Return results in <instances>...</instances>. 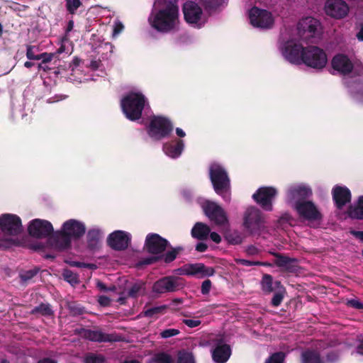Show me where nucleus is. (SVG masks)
<instances>
[{
  "instance_id": "1",
  "label": "nucleus",
  "mask_w": 363,
  "mask_h": 363,
  "mask_svg": "<svg viewBox=\"0 0 363 363\" xmlns=\"http://www.w3.org/2000/svg\"><path fill=\"white\" fill-rule=\"evenodd\" d=\"M279 50L283 57L291 64H304L308 67L320 69L328 63L325 52L317 46H308L305 48L296 38H291L281 42Z\"/></svg>"
},
{
  "instance_id": "2",
  "label": "nucleus",
  "mask_w": 363,
  "mask_h": 363,
  "mask_svg": "<svg viewBox=\"0 0 363 363\" xmlns=\"http://www.w3.org/2000/svg\"><path fill=\"white\" fill-rule=\"evenodd\" d=\"M85 225L83 223L70 219L65 222L60 231L55 232L52 238L51 242L55 248L62 250L67 248L70 243L71 238H79L85 233Z\"/></svg>"
},
{
  "instance_id": "3",
  "label": "nucleus",
  "mask_w": 363,
  "mask_h": 363,
  "mask_svg": "<svg viewBox=\"0 0 363 363\" xmlns=\"http://www.w3.org/2000/svg\"><path fill=\"white\" fill-rule=\"evenodd\" d=\"M149 21L151 26L159 31L169 32L174 30L179 23L178 7L171 3L157 13L153 11Z\"/></svg>"
},
{
  "instance_id": "4",
  "label": "nucleus",
  "mask_w": 363,
  "mask_h": 363,
  "mask_svg": "<svg viewBox=\"0 0 363 363\" xmlns=\"http://www.w3.org/2000/svg\"><path fill=\"white\" fill-rule=\"evenodd\" d=\"M0 229L9 238H4L0 242V247H10L20 244L18 238L22 232L21 218L14 214L5 213L0 216Z\"/></svg>"
},
{
  "instance_id": "5",
  "label": "nucleus",
  "mask_w": 363,
  "mask_h": 363,
  "mask_svg": "<svg viewBox=\"0 0 363 363\" xmlns=\"http://www.w3.org/2000/svg\"><path fill=\"white\" fill-rule=\"evenodd\" d=\"M145 103L146 99L140 92H130L121 99V106L126 118L135 121L140 118Z\"/></svg>"
},
{
  "instance_id": "6",
  "label": "nucleus",
  "mask_w": 363,
  "mask_h": 363,
  "mask_svg": "<svg viewBox=\"0 0 363 363\" xmlns=\"http://www.w3.org/2000/svg\"><path fill=\"white\" fill-rule=\"evenodd\" d=\"M320 23L315 18L311 16L303 18L298 23L297 27V40H302L303 41L309 42L313 41V39L318 38L320 34ZM283 41L284 42L288 39L294 38V36L284 35H283Z\"/></svg>"
},
{
  "instance_id": "7",
  "label": "nucleus",
  "mask_w": 363,
  "mask_h": 363,
  "mask_svg": "<svg viewBox=\"0 0 363 363\" xmlns=\"http://www.w3.org/2000/svg\"><path fill=\"white\" fill-rule=\"evenodd\" d=\"M210 178L215 191L225 200H230V179L225 170L218 164L210 167Z\"/></svg>"
},
{
  "instance_id": "8",
  "label": "nucleus",
  "mask_w": 363,
  "mask_h": 363,
  "mask_svg": "<svg viewBox=\"0 0 363 363\" xmlns=\"http://www.w3.org/2000/svg\"><path fill=\"white\" fill-rule=\"evenodd\" d=\"M183 13L186 22L194 28L202 27L207 21L201 8L198 4L191 1H186L184 4Z\"/></svg>"
},
{
  "instance_id": "9",
  "label": "nucleus",
  "mask_w": 363,
  "mask_h": 363,
  "mask_svg": "<svg viewBox=\"0 0 363 363\" xmlns=\"http://www.w3.org/2000/svg\"><path fill=\"white\" fill-rule=\"evenodd\" d=\"M297 212L299 217L309 223H319L321 219V213L316 206L310 201L296 202L292 206Z\"/></svg>"
},
{
  "instance_id": "10",
  "label": "nucleus",
  "mask_w": 363,
  "mask_h": 363,
  "mask_svg": "<svg viewBox=\"0 0 363 363\" xmlns=\"http://www.w3.org/2000/svg\"><path fill=\"white\" fill-rule=\"evenodd\" d=\"M172 125L167 118L155 116L151 121L148 133L155 140H161L172 132Z\"/></svg>"
},
{
  "instance_id": "11",
  "label": "nucleus",
  "mask_w": 363,
  "mask_h": 363,
  "mask_svg": "<svg viewBox=\"0 0 363 363\" xmlns=\"http://www.w3.org/2000/svg\"><path fill=\"white\" fill-rule=\"evenodd\" d=\"M250 23L257 28H269L274 24V17L267 10L253 7L249 11Z\"/></svg>"
},
{
  "instance_id": "12",
  "label": "nucleus",
  "mask_w": 363,
  "mask_h": 363,
  "mask_svg": "<svg viewBox=\"0 0 363 363\" xmlns=\"http://www.w3.org/2000/svg\"><path fill=\"white\" fill-rule=\"evenodd\" d=\"M264 218L257 208L251 207L247 209L244 217V225L251 233H259L261 228L264 227Z\"/></svg>"
},
{
  "instance_id": "13",
  "label": "nucleus",
  "mask_w": 363,
  "mask_h": 363,
  "mask_svg": "<svg viewBox=\"0 0 363 363\" xmlns=\"http://www.w3.org/2000/svg\"><path fill=\"white\" fill-rule=\"evenodd\" d=\"M210 344L215 348L212 350V358L216 363H225L230 357L231 350L229 345L225 344L220 337H212L210 338Z\"/></svg>"
},
{
  "instance_id": "14",
  "label": "nucleus",
  "mask_w": 363,
  "mask_h": 363,
  "mask_svg": "<svg viewBox=\"0 0 363 363\" xmlns=\"http://www.w3.org/2000/svg\"><path fill=\"white\" fill-rule=\"evenodd\" d=\"M202 208L208 218L217 225L224 226L228 223L225 213L214 202L207 201L202 204Z\"/></svg>"
},
{
  "instance_id": "15",
  "label": "nucleus",
  "mask_w": 363,
  "mask_h": 363,
  "mask_svg": "<svg viewBox=\"0 0 363 363\" xmlns=\"http://www.w3.org/2000/svg\"><path fill=\"white\" fill-rule=\"evenodd\" d=\"M28 230L31 236L43 238L50 235L53 233V228L49 221L37 218L29 223Z\"/></svg>"
},
{
  "instance_id": "16",
  "label": "nucleus",
  "mask_w": 363,
  "mask_h": 363,
  "mask_svg": "<svg viewBox=\"0 0 363 363\" xmlns=\"http://www.w3.org/2000/svg\"><path fill=\"white\" fill-rule=\"evenodd\" d=\"M325 13L334 18H345L349 13V6L343 0H327L325 3Z\"/></svg>"
},
{
  "instance_id": "17",
  "label": "nucleus",
  "mask_w": 363,
  "mask_h": 363,
  "mask_svg": "<svg viewBox=\"0 0 363 363\" xmlns=\"http://www.w3.org/2000/svg\"><path fill=\"white\" fill-rule=\"evenodd\" d=\"M311 194L312 191L308 186L303 184H294L288 189L287 201L293 206L296 202H302Z\"/></svg>"
},
{
  "instance_id": "18",
  "label": "nucleus",
  "mask_w": 363,
  "mask_h": 363,
  "mask_svg": "<svg viewBox=\"0 0 363 363\" xmlns=\"http://www.w3.org/2000/svg\"><path fill=\"white\" fill-rule=\"evenodd\" d=\"M277 191L272 187H261L252 196L255 201L266 211L272 209V201L275 197Z\"/></svg>"
},
{
  "instance_id": "19",
  "label": "nucleus",
  "mask_w": 363,
  "mask_h": 363,
  "mask_svg": "<svg viewBox=\"0 0 363 363\" xmlns=\"http://www.w3.org/2000/svg\"><path fill=\"white\" fill-rule=\"evenodd\" d=\"M177 272L179 275L199 276V277L203 278L212 276L214 274V269L212 267H208L203 264L198 263L184 265L178 269Z\"/></svg>"
},
{
  "instance_id": "20",
  "label": "nucleus",
  "mask_w": 363,
  "mask_h": 363,
  "mask_svg": "<svg viewBox=\"0 0 363 363\" xmlns=\"http://www.w3.org/2000/svg\"><path fill=\"white\" fill-rule=\"evenodd\" d=\"M182 283L180 279L175 277H166L156 281L152 286L155 294H164L177 290Z\"/></svg>"
},
{
  "instance_id": "21",
  "label": "nucleus",
  "mask_w": 363,
  "mask_h": 363,
  "mask_svg": "<svg viewBox=\"0 0 363 363\" xmlns=\"http://www.w3.org/2000/svg\"><path fill=\"white\" fill-rule=\"evenodd\" d=\"M168 242L157 234H149L146 237L145 247L151 254H160L167 248Z\"/></svg>"
},
{
  "instance_id": "22",
  "label": "nucleus",
  "mask_w": 363,
  "mask_h": 363,
  "mask_svg": "<svg viewBox=\"0 0 363 363\" xmlns=\"http://www.w3.org/2000/svg\"><path fill=\"white\" fill-rule=\"evenodd\" d=\"M130 240V235L129 233L121 230H116L110 234L108 238V243L115 250H123L128 246Z\"/></svg>"
},
{
  "instance_id": "23",
  "label": "nucleus",
  "mask_w": 363,
  "mask_h": 363,
  "mask_svg": "<svg viewBox=\"0 0 363 363\" xmlns=\"http://www.w3.org/2000/svg\"><path fill=\"white\" fill-rule=\"evenodd\" d=\"M332 67L334 70L342 74L350 73L354 65L351 60L345 55H337L332 60Z\"/></svg>"
},
{
  "instance_id": "24",
  "label": "nucleus",
  "mask_w": 363,
  "mask_h": 363,
  "mask_svg": "<svg viewBox=\"0 0 363 363\" xmlns=\"http://www.w3.org/2000/svg\"><path fill=\"white\" fill-rule=\"evenodd\" d=\"M333 197L337 208H341L350 202L351 193L345 186H336L333 189Z\"/></svg>"
},
{
  "instance_id": "25",
  "label": "nucleus",
  "mask_w": 363,
  "mask_h": 363,
  "mask_svg": "<svg viewBox=\"0 0 363 363\" xmlns=\"http://www.w3.org/2000/svg\"><path fill=\"white\" fill-rule=\"evenodd\" d=\"M184 147V144L183 140H176L164 143L163 145V151L167 156L174 159L181 155Z\"/></svg>"
},
{
  "instance_id": "26",
  "label": "nucleus",
  "mask_w": 363,
  "mask_h": 363,
  "mask_svg": "<svg viewBox=\"0 0 363 363\" xmlns=\"http://www.w3.org/2000/svg\"><path fill=\"white\" fill-rule=\"evenodd\" d=\"M210 231L208 225L202 223H197L191 230V235L199 240H204L208 238Z\"/></svg>"
},
{
  "instance_id": "27",
  "label": "nucleus",
  "mask_w": 363,
  "mask_h": 363,
  "mask_svg": "<svg viewBox=\"0 0 363 363\" xmlns=\"http://www.w3.org/2000/svg\"><path fill=\"white\" fill-rule=\"evenodd\" d=\"M84 335L86 339L94 342H110L113 340L110 335L98 330H86Z\"/></svg>"
},
{
  "instance_id": "28",
  "label": "nucleus",
  "mask_w": 363,
  "mask_h": 363,
  "mask_svg": "<svg viewBox=\"0 0 363 363\" xmlns=\"http://www.w3.org/2000/svg\"><path fill=\"white\" fill-rule=\"evenodd\" d=\"M349 216L354 219H363V196H360L357 203L348 211Z\"/></svg>"
},
{
  "instance_id": "29",
  "label": "nucleus",
  "mask_w": 363,
  "mask_h": 363,
  "mask_svg": "<svg viewBox=\"0 0 363 363\" xmlns=\"http://www.w3.org/2000/svg\"><path fill=\"white\" fill-rule=\"evenodd\" d=\"M302 363H324L320 354L315 350H306L301 354Z\"/></svg>"
},
{
  "instance_id": "30",
  "label": "nucleus",
  "mask_w": 363,
  "mask_h": 363,
  "mask_svg": "<svg viewBox=\"0 0 363 363\" xmlns=\"http://www.w3.org/2000/svg\"><path fill=\"white\" fill-rule=\"evenodd\" d=\"M84 363H105L106 357L98 353L90 352L86 354L83 360Z\"/></svg>"
},
{
  "instance_id": "31",
  "label": "nucleus",
  "mask_w": 363,
  "mask_h": 363,
  "mask_svg": "<svg viewBox=\"0 0 363 363\" xmlns=\"http://www.w3.org/2000/svg\"><path fill=\"white\" fill-rule=\"evenodd\" d=\"M147 363H172V359L168 354L159 353L153 356Z\"/></svg>"
},
{
  "instance_id": "32",
  "label": "nucleus",
  "mask_w": 363,
  "mask_h": 363,
  "mask_svg": "<svg viewBox=\"0 0 363 363\" xmlns=\"http://www.w3.org/2000/svg\"><path fill=\"white\" fill-rule=\"evenodd\" d=\"M177 363H195V359L191 352L180 351L178 353Z\"/></svg>"
},
{
  "instance_id": "33",
  "label": "nucleus",
  "mask_w": 363,
  "mask_h": 363,
  "mask_svg": "<svg viewBox=\"0 0 363 363\" xmlns=\"http://www.w3.org/2000/svg\"><path fill=\"white\" fill-rule=\"evenodd\" d=\"M262 289L265 293H270L273 291V281L270 275L265 274L263 276L261 282Z\"/></svg>"
},
{
  "instance_id": "34",
  "label": "nucleus",
  "mask_w": 363,
  "mask_h": 363,
  "mask_svg": "<svg viewBox=\"0 0 363 363\" xmlns=\"http://www.w3.org/2000/svg\"><path fill=\"white\" fill-rule=\"evenodd\" d=\"M87 237L90 242L97 241L102 237V232L100 229L94 228L88 232Z\"/></svg>"
},
{
  "instance_id": "35",
  "label": "nucleus",
  "mask_w": 363,
  "mask_h": 363,
  "mask_svg": "<svg viewBox=\"0 0 363 363\" xmlns=\"http://www.w3.org/2000/svg\"><path fill=\"white\" fill-rule=\"evenodd\" d=\"M185 317L186 318L182 320V323L190 328L199 327L201 324L199 318H189L186 315H185Z\"/></svg>"
},
{
  "instance_id": "36",
  "label": "nucleus",
  "mask_w": 363,
  "mask_h": 363,
  "mask_svg": "<svg viewBox=\"0 0 363 363\" xmlns=\"http://www.w3.org/2000/svg\"><path fill=\"white\" fill-rule=\"evenodd\" d=\"M285 355L283 352H277L268 358L265 363H284Z\"/></svg>"
},
{
  "instance_id": "37",
  "label": "nucleus",
  "mask_w": 363,
  "mask_h": 363,
  "mask_svg": "<svg viewBox=\"0 0 363 363\" xmlns=\"http://www.w3.org/2000/svg\"><path fill=\"white\" fill-rule=\"evenodd\" d=\"M63 277L65 279L72 285H74L78 282L77 276L70 270L65 269L63 272Z\"/></svg>"
},
{
  "instance_id": "38",
  "label": "nucleus",
  "mask_w": 363,
  "mask_h": 363,
  "mask_svg": "<svg viewBox=\"0 0 363 363\" xmlns=\"http://www.w3.org/2000/svg\"><path fill=\"white\" fill-rule=\"evenodd\" d=\"M80 5L79 0H66V7L70 13H74Z\"/></svg>"
},
{
  "instance_id": "39",
  "label": "nucleus",
  "mask_w": 363,
  "mask_h": 363,
  "mask_svg": "<svg viewBox=\"0 0 363 363\" xmlns=\"http://www.w3.org/2000/svg\"><path fill=\"white\" fill-rule=\"evenodd\" d=\"M35 311L44 315H50L52 313V310L48 304H41Z\"/></svg>"
},
{
  "instance_id": "40",
  "label": "nucleus",
  "mask_w": 363,
  "mask_h": 363,
  "mask_svg": "<svg viewBox=\"0 0 363 363\" xmlns=\"http://www.w3.org/2000/svg\"><path fill=\"white\" fill-rule=\"evenodd\" d=\"M179 333H180V331L178 329L169 328V329H166V330H164L163 331H162L160 333V336L162 338H169V337H174V336L179 335Z\"/></svg>"
},
{
  "instance_id": "41",
  "label": "nucleus",
  "mask_w": 363,
  "mask_h": 363,
  "mask_svg": "<svg viewBox=\"0 0 363 363\" xmlns=\"http://www.w3.org/2000/svg\"><path fill=\"white\" fill-rule=\"evenodd\" d=\"M227 240L230 243L236 245L242 242V238L238 233L234 232L228 235Z\"/></svg>"
},
{
  "instance_id": "42",
  "label": "nucleus",
  "mask_w": 363,
  "mask_h": 363,
  "mask_svg": "<svg viewBox=\"0 0 363 363\" xmlns=\"http://www.w3.org/2000/svg\"><path fill=\"white\" fill-rule=\"evenodd\" d=\"M36 273H37L36 269L28 270V271L22 272L20 274V277L22 280L27 281V280L33 278L36 274Z\"/></svg>"
},
{
  "instance_id": "43",
  "label": "nucleus",
  "mask_w": 363,
  "mask_h": 363,
  "mask_svg": "<svg viewBox=\"0 0 363 363\" xmlns=\"http://www.w3.org/2000/svg\"><path fill=\"white\" fill-rule=\"evenodd\" d=\"M124 28L123 23L119 21H116L113 24V35L115 37L121 33Z\"/></svg>"
},
{
  "instance_id": "44",
  "label": "nucleus",
  "mask_w": 363,
  "mask_h": 363,
  "mask_svg": "<svg viewBox=\"0 0 363 363\" xmlns=\"http://www.w3.org/2000/svg\"><path fill=\"white\" fill-rule=\"evenodd\" d=\"M54 57V54L52 53H47L44 52L40 55H38V60H42L43 63H47L50 62Z\"/></svg>"
},
{
  "instance_id": "45",
  "label": "nucleus",
  "mask_w": 363,
  "mask_h": 363,
  "mask_svg": "<svg viewBox=\"0 0 363 363\" xmlns=\"http://www.w3.org/2000/svg\"><path fill=\"white\" fill-rule=\"evenodd\" d=\"M206 7L213 8L220 6L222 0H201Z\"/></svg>"
},
{
  "instance_id": "46",
  "label": "nucleus",
  "mask_w": 363,
  "mask_h": 363,
  "mask_svg": "<svg viewBox=\"0 0 363 363\" xmlns=\"http://www.w3.org/2000/svg\"><path fill=\"white\" fill-rule=\"evenodd\" d=\"M35 50L34 47L28 46L27 48L26 57L29 60H38V55H35V50Z\"/></svg>"
},
{
  "instance_id": "47",
  "label": "nucleus",
  "mask_w": 363,
  "mask_h": 363,
  "mask_svg": "<svg viewBox=\"0 0 363 363\" xmlns=\"http://www.w3.org/2000/svg\"><path fill=\"white\" fill-rule=\"evenodd\" d=\"M211 288V282L210 280H205L201 285V293L203 294H207L210 291Z\"/></svg>"
},
{
  "instance_id": "48",
  "label": "nucleus",
  "mask_w": 363,
  "mask_h": 363,
  "mask_svg": "<svg viewBox=\"0 0 363 363\" xmlns=\"http://www.w3.org/2000/svg\"><path fill=\"white\" fill-rule=\"evenodd\" d=\"M283 299V296L281 293H276L272 300V303L274 306L280 305Z\"/></svg>"
},
{
  "instance_id": "49",
  "label": "nucleus",
  "mask_w": 363,
  "mask_h": 363,
  "mask_svg": "<svg viewBox=\"0 0 363 363\" xmlns=\"http://www.w3.org/2000/svg\"><path fill=\"white\" fill-rule=\"evenodd\" d=\"M164 308V306L155 307V308H150V309L146 311L145 313L146 316H152L155 313H157L161 311Z\"/></svg>"
},
{
  "instance_id": "50",
  "label": "nucleus",
  "mask_w": 363,
  "mask_h": 363,
  "mask_svg": "<svg viewBox=\"0 0 363 363\" xmlns=\"http://www.w3.org/2000/svg\"><path fill=\"white\" fill-rule=\"evenodd\" d=\"M291 260L286 257H280L277 260V264L283 267L288 268Z\"/></svg>"
},
{
  "instance_id": "51",
  "label": "nucleus",
  "mask_w": 363,
  "mask_h": 363,
  "mask_svg": "<svg viewBox=\"0 0 363 363\" xmlns=\"http://www.w3.org/2000/svg\"><path fill=\"white\" fill-rule=\"evenodd\" d=\"M235 262L237 263H238V264H241L245 265V266L259 265V264H261V263H259V262H250L249 260L242 259H235Z\"/></svg>"
},
{
  "instance_id": "52",
  "label": "nucleus",
  "mask_w": 363,
  "mask_h": 363,
  "mask_svg": "<svg viewBox=\"0 0 363 363\" xmlns=\"http://www.w3.org/2000/svg\"><path fill=\"white\" fill-rule=\"evenodd\" d=\"M177 251L176 250H174L169 252H168L165 256V262H169L174 260L177 256Z\"/></svg>"
},
{
  "instance_id": "53",
  "label": "nucleus",
  "mask_w": 363,
  "mask_h": 363,
  "mask_svg": "<svg viewBox=\"0 0 363 363\" xmlns=\"http://www.w3.org/2000/svg\"><path fill=\"white\" fill-rule=\"evenodd\" d=\"M348 304L355 308H363V303L356 299H351L348 301Z\"/></svg>"
},
{
  "instance_id": "54",
  "label": "nucleus",
  "mask_w": 363,
  "mask_h": 363,
  "mask_svg": "<svg viewBox=\"0 0 363 363\" xmlns=\"http://www.w3.org/2000/svg\"><path fill=\"white\" fill-rule=\"evenodd\" d=\"M99 303L104 306H108L110 303V298L106 296H101L99 297Z\"/></svg>"
},
{
  "instance_id": "55",
  "label": "nucleus",
  "mask_w": 363,
  "mask_h": 363,
  "mask_svg": "<svg viewBox=\"0 0 363 363\" xmlns=\"http://www.w3.org/2000/svg\"><path fill=\"white\" fill-rule=\"evenodd\" d=\"M211 239L216 243H219L221 241L220 236L215 232L209 233Z\"/></svg>"
},
{
  "instance_id": "56",
  "label": "nucleus",
  "mask_w": 363,
  "mask_h": 363,
  "mask_svg": "<svg viewBox=\"0 0 363 363\" xmlns=\"http://www.w3.org/2000/svg\"><path fill=\"white\" fill-rule=\"evenodd\" d=\"M196 249L199 252H204L207 249V245L204 243H199L196 245Z\"/></svg>"
},
{
  "instance_id": "57",
  "label": "nucleus",
  "mask_w": 363,
  "mask_h": 363,
  "mask_svg": "<svg viewBox=\"0 0 363 363\" xmlns=\"http://www.w3.org/2000/svg\"><path fill=\"white\" fill-rule=\"evenodd\" d=\"M37 363H57L55 359L50 358H43L40 359Z\"/></svg>"
},
{
  "instance_id": "58",
  "label": "nucleus",
  "mask_w": 363,
  "mask_h": 363,
  "mask_svg": "<svg viewBox=\"0 0 363 363\" xmlns=\"http://www.w3.org/2000/svg\"><path fill=\"white\" fill-rule=\"evenodd\" d=\"M182 303V300L181 299H174L172 301V307L177 310V309H179V305Z\"/></svg>"
},
{
  "instance_id": "59",
  "label": "nucleus",
  "mask_w": 363,
  "mask_h": 363,
  "mask_svg": "<svg viewBox=\"0 0 363 363\" xmlns=\"http://www.w3.org/2000/svg\"><path fill=\"white\" fill-rule=\"evenodd\" d=\"M356 36L359 41H363V24L361 25L360 30L356 34Z\"/></svg>"
},
{
  "instance_id": "60",
  "label": "nucleus",
  "mask_w": 363,
  "mask_h": 363,
  "mask_svg": "<svg viewBox=\"0 0 363 363\" xmlns=\"http://www.w3.org/2000/svg\"><path fill=\"white\" fill-rule=\"evenodd\" d=\"M67 40H64L62 41V45L60 46V48L58 49L57 50V53H62V52H66V49H65V43H66Z\"/></svg>"
},
{
  "instance_id": "61",
  "label": "nucleus",
  "mask_w": 363,
  "mask_h": 363,
  "mask_svg": "<svg viewBox=\"0 0 363 363\" xmlns=\"http://www.w3.org/2000/svg\"><path fill=\"white\" fill-rule=\"evenodd\" d=\"M176 133H177V135L181 138H184L186 135L185 132L179 128H177L176 129Z\"/></svg>"
},
{
  "instance_id": "62",
  "label": "nucleus",
  "mask_w": 363,
  "mask_h": 363,
  "mask_svg": "<svg viewBox=\"0 0 363 363\" xmlns=\"http://www.w3.org/2000/svg\"><path fill=\"white\" fill-rule=\"evenodd\" d=\"M338 357V355L335 353V354H333V356L330 357V354H328V357H327V361L328 362H333L335 361L337 358Z\"/></svg>"
},
{
  "instance_id": "63",
  "label": "nucleus",
  "mask_w": 363,
  "mask_h": 363,
  "mask_svg": "<svg viewBox=\"0 0 363 363\" xmlns=\"http://www.w3.org/2000/svg\"><path fill=\"white\" fill-rule=\"evenodd\" d=\"M354 234L357 238L363 241V232H355Z\"/></svg>"
},
{
  "instance_id": "64",
  "label": "nucleus",
  "mask_w": 363,
  "mask_h": 363,
  "mask_svg": "<svg viewBox=\"0 0 363 363\" xmlns=\"http://www.w3.org/2000/svg\"><path fill=\"white\" fill-rule=\"evenodd\" d=\"M357 353L363 354V342L359 346L357 347Z\"/></svg>"
}]
</instances>
